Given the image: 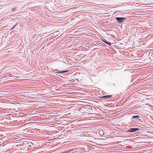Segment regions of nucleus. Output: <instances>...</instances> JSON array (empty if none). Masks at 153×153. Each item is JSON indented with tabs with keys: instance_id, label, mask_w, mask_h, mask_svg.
<instances>
[{
	"instance_id": "7ed1b4c3",
	"label": "nucleus",
	"mask_w": 153,
	"mask_h": 153,
	"mask_svg": "<svg viewBox=\"0 0 153 153\" xmlns=\"http://www.w3.org/2000/svg\"><path fill=\"white\" fill-rule=\"evenodd\" d=\"M111 95H105L103 96L102 97L105 99H107L111 97Z\"/></svg>"
},
{
	"instance_id": "9d476101",
	"label": "nucleus",
	"mask_w": 153,
	"mask_h": 153,
	"mask_svg": "<svg viewBox=\"0 0 153 153\" xmlns=\"http://www.w3.org/2000/svg\"><path fill=\"white\" fill-rule=\"evenodd\" d=\"M16 10V8H12V11H15Z\"/></svg>"
},
{
	"instance_id": "39448f33",
	"label": "nucleus",
	"mask_w": 153,
	"mask_h": 153,
	"mask_svg": "<svg viewBox=\"0 0 153 153\" xmlns=\"http://www.w3.org/2000/svg\"><path fill=\"white\" fill-rule=\"evenodd\" d=\"M103 42L106 43V44L109 45H111V43L110 42H108V41H106L105 39H104L103 40Z\"/></svg>"
},
{
	"instance_id": "20e7f679",
	"label": "nucleus",
	"mask_w": 153,
	"mask_h": 153,
	"mask_svg": "<svg viewBox=\"0 0 153 153\" xmlns=\"http://www.w3.org/2000/svg\"><path fill=\"white\" fill-rule=\"evenodd\" d=\"M68 71H69V70L62 71H58L57 73H65L66 72H68Z\"/></svg>"
},
{
	"instance_id": "0eeeda50",
	"label": "nucleus",
	"mask_w": 153,
	"mask_h": 153,
	"mask_svg": "<svg viewBox=\"0 0 153 153\" xmlns=\"http://www.w3.org/2000/svg\"><path fill=\"white\" fill-rule=\"evenodd\" d=\"M29 144H30V147L32 148V147H33V144L31 142H29Z\"/></svg>"
},
{
	"instance_id": "423d86ee",
	"label": "nucleus",
	"mask_w": 153,
	"mask_h": 153,
	"mask_svg": "<svg viewBox=\"0 0 153 153\" xmlns=\"http://www.w3.org/2000/svg\"><path fill=\"white\" fill-rule=\"evenodd\" d=\"M140 118L139 116H134L132 117V119H139Z\"/></svg>"
},
{
	"instance_id": "f03ea898",
	"label": "nucleus",
	"mask_w": 153,
	"mask_h": 153,
	"mask_svg": "<svg viewBox=\"0 0 153 153\" xmlns=\"http://www.w3.org/2000/svg\"><path fill=\"white\" fill-rule=\"evenodd\" d=\"M139 130V129L137 128H131L129 129L128 131L131 132H135Z\"/></svg>"
},
{
	"instance_id": "f257e3e1",
	"label": "nucleus",
	"mask_w": 153,
	"mask_h": 153,
	"mask_svg": "<svg viewBox=\"0 0 153 153\" xmlns=\"http://www.w3.org/2000/svg\"><path fill=\"white\" fill-rule=\"evenodd\" d=\"M116 19L117 22L120 23L123 22L126 20V18H125L116 17Z\"/></svg>"
},
{
	"instance_id": "1a4fd4ad",
	"label": "nucleus",
	"mask_w": 153,
	"mask_h": 153,
	"mask_svg": "<svg viewBox=\"0 0 153 153\" xmlns=\"http://www.w3.org/2000/svg\"><path fill=\"white\" fill-rule=\"evenodd\" d=\"M27 146L28 148L29 147H30V144H29V142L27 143Z\"/></svg>"
},
{
	"instance_id": "6e6552de",
	"label": "nucleus",
	"mask_w": 153,
	"mask_h": 153,
	"mask_svg": "<svg viewBox=\"0 0 153 153\" xmlns=\"http://www.w3.org/2000/svg\"><path fill=\"white\" fill-rule=\"evenodd\" d=\"M17 23H16L15 25H14L13 27H12L10 29V30H12L13 29L16 27V26L17 25Z\"/></svg>"
}]
</instances>
